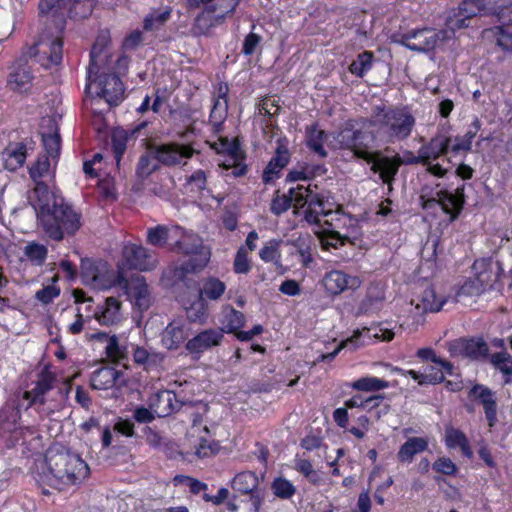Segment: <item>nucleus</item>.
I'll use <instances>...</instances> for the list:
<instances>
[{"mask_svg":"<svg viewBox=\"0 0 512 512\" xmlns=\"http://www.w3.org/2000/svg\"><path fill=\"white\" fill-rule=\"evenodd\" d=\"M45 464L47 472H38L34 478L40 485L58 490L79 485L90 474V468L81 456L61 445L52 446L47 450Z\"/></svg>","mask_w":512,"mask_h":512,"instance_id":"obj_1","label":"nucleus"},{"mask_svg":"<svg viewBox=\"0 0 512 512\" xmlns=\"http://www.w3.org/2000/svg\"><path fill=\"white\" fill-rule=\"evenodd\" d=\"M107 43V39L97 38L92 45L85 91L89 92L92 84H97L96 95L105 99L109 107H116L124 100L125 87L117 74L101 71V63L107 56L105 53Z\"/></svg>","mask_w":512,"mask_h":512,"instance_id":"obj_2","label":"nucleus"},{"mask_svg":"<svg viewBox=\"0 0 512 512\" xmlns=\"http://www.w3.org/2000/svg\"><path fill=\"white\" fill-rule=\"evenodd\" d=\"M382 144H395L409 138L416 119L406 108L378 105L371 116Z\"/></svg>","mask_w":512,"mask_h":512,"instance_id":"obj_3","label":"nucleus"},{"mask_svg":"<svg viewBox=\"0 0 512 512\" xmlns=\"http://www.w3.org/2000/svg\"><path fill=\"white\" fill-rule=\"evenodd\" d=\"M479 129L480 124L477 119L473 122V127L463 135H457L454 138L447 130L439 129L429 141L420 146L426 164L449 154L452 157L466 155L472 150V143Z\"/></svg>","mask_w":512,"mask_h":512,"instance_id":"obj_4","label":"nucleus"},{"mask_svg":"<svg viewBox=\"0 0 512 512\" xmlns=\"http://www.w3.org/2000/svg\"><path fill=\"white\" fill-rule=\"evenodd\" d=\"M38 219L46 235L54 241H62L65 236H74L81 228L82 215L66 203L63 198L54 201L50 208H44Z\"/></svg>","mask_w":512,"mask_h":512,"instance_id":"obj_5","label":"nucleus"},{"mask_svg":"<svg viewBox=\"0 0 512 512\" xmlns=\"http://www.w3.org/2000/svg\"><path fill=\"white\" fill-rule=\"evenodd\" d=\"M359 128H345L338 133L336 140L341 149L349 150L354 157L363 161H371L375 147L381 143V136L372 118H360Z\"/></svg>","mask_w":512,"mask_h":512,"instance_id":"obj_6","label":"nucleus"},{"mask_svg":"<svg viewBox=\"0 0 512 512\" xmlns=\"http://www.w3.org/2000/svg\"><path fill=\"white\" fill-rule=\"evenodd\" d=\"M170 250L177 254L190 256L189 259L174 269V276L180 280L184 279L188 274L201 271L209 261V256L203 252L202 239L195 233L187 232L182 227L181 233L170 243Z\"/></svg>","mask_w":512,"mask_h":512,"instance_id":"obj_7","label":"nucleus"},{"mask_svg":"<svg viewBox=\"0 0 512 512\" xmlns=\"http://www.w3.org/2000/svg\"><path fill=\"white\" fill-rule=\"evenodd\" d=\"M296 209H304V219L311 225H318L321 216H328L333 212V203L330 202V192L318 191L317 185L304 187L298 185Z\"/></svg>","mask_w":512,"mask_h":512,"instance_id":"obj_8","label":"nucleus"},{"mask_svg":"<svg viewBox=\"0 0 512 512\" xmlns=\"http://www.w3.org/2000/svg\"><path fill=\"white\" fill-rule=\"evenodd\" d=\"M98 0H40L39 16H50L55 21L65 22V16L71 19L88 18Z\"/></svg>","mask_w":512,"mask_h":512,"instance_id":"obj_9","label":"nucleus"},{"mask_svg":"<svg viewBox=\"0 0 512 512\" xmlns=\"http://www.w3.org/2000/svg\"><path fill=\"white\" fill-rule=\"evenodd\" d=\"M82 281L96 289L108 290L112 287H119L124 274L104 260L82 259L80 265Z\"/></svg>","mask_w":512,"mask_h":512,"instance_id":"obj_10","label":"nucleus"},{"mask_svg":"<svg viewBox=\"0 0 512 512\" xmlns=\"http://www.w3.org/2000/svg\"><path fill=\"white\" fill-rule=\"evenodd\" d=\"M56 384V374L48 366H45L37 374L36 380L31 383V389L17 392L25 403V411L30 408L39 411L46 404L47 396L54 390Z\"/></svg>","mask_w":512,"mask_h":512,"instance_id":"obj_11","label":"nucleus"},{"mask_svg":"<svg viewBox=\"0 0 512 512\" xmlns=\"http://www.w3.org/2000/svg\"><path fill=\"white\" fill-rule=\"evenodd\" d=\"M444 39L442 31L423 27L409 30L405 33H397L392 36V41L405 46L411 51L431 52Z\"/></svg>","mask_w":512,"mask_h":512,"instance_id":"obj_12","label":"nucleus"},{"mask_svg":"<svg viewBox=\"0 0 512 512\" xmlns=\"http://www.w3.org/2000/svg\"><path fill=\"white\" fill-rule=\"evenodd\" d=\"M469 403L464 405L467 412L473 411V405H480L483 408L485 419L490 429L498 422V399L497 393L484 384L475 383L467 391Z\"/></svg>","mask_w":512,"mask_h":512,"instance_id":"obj_13","label":"nucleus"},{"mask_svg":"<svg viewBox=\"0 0 512 512\" xmlns=\"http://www.w3.org/2000/svg\"><path fill=\"white\" fill-rule=\"evenodd\" d=\"M447 350L451 357H461L470 361H485L489 356V345L481 336L460 337L449 341Z\"/></svg>","mask_w":512,"mask_h":512,"instance_id":"obj_14","label":"nucleus"},{"mask_svg":"<svg viewBox=\"0 0 512 512\" xmlns=\"http://www.w3.org/2000/svg\"><path fill=\"white\" fill-rule=\"evenodd\" d=\"M223 340V330L208 328L190 338L185 344V349L193 360H199L205 352L220 346Z\"/></svg>","mask_w":512,"mask_h":512,"instance_id":"obj_15","label":"nucleus"},{"mask_svg":"<svg viewBox=\"0 0 512 512\" xmlns=\"http://www.w3.org/2000/svg\"><path fill=\"white\" fill-rule=\"evenodd\" d=\"M228 94L227 82H218L213 92V106L209 115V124L212 127V134L219 135L224 130V123L228 116Z\"/></svg>","mask_w":512,"mask_h":512,"instance_id":"obj_16","label":"nucleus"},{"mask_svg":"<svg viewBox=\"0 0 512 512\" xmlns=\"http://www.w3.org/2000/svg\"><path fill=\"white\" fill-rule=\"evenodd\" d=\"M472 270L486 291L494 289L495 284L506 277L503 264L492 258L476 259L472 265Z\"/></svg>","mask_w":512,"mask_h":512,"instance_id":"obj_17","label":"nucleus"},{"mask_svg":"<svg viewBox=\"0 0 512 512\" xmlns=\"http://www.w3.org/2000/svg\"><path fill=\"white\" fill-rule=\"evenodd\" d=\"M371 161H365L370 164V170L374 174H378L383 184L392 186L401 167L400 155L393 156L384 155L380 150H376Z\"/></svg>","mask_w":512,"mask_h":512,"instance_id":"obj_18","label":"nucleus"},{"mask_svg":"<svg viewBox=\"0 0 512 512\" xmlns=\"http://www.w3.org/2000/svg\"><path fill=\"white\" fill-rule=\"evenodd\" d=\"M135 306L144 311L150 307V293L148 285L143 276H132L129 279L125 276L119 286Z\"/></svg>","mask_w":512,"mask_h":512,"instance_id":"obj_19","label":"nucleus"},{"mask_svg":"<svg viewBox=\"0 0 512 512\" xmlns=\"http://www.w3.org/2000/svg\"><path fill=\"white\" fill-rule=\"evenodd\" d=\"M194 153L195 150L190 144H180L177 142L158 145L154 150L157 162L165 166L178 165L183 159L192 158Z\"/></svg>","mask_w":512,"mask_h":512,"instance_id":"obj_20","label":"nucleus"},{"mask_svg":"<svg viewBox=\"0 0 512 512\" xmlns=\"http://www.w3.org/2000/svg\"><path fill=\"white\" fill-rule=\"evenodd\" d=\"M464 191L465 184L458 186L454 192L442 189L436 192V198L431 199V202L438 203L443 212L449 215V220L452 222L458 218L464 207ZM428 202H430V200Z\"/></svg>","mask_w":512,"mask_h":512,"instance_id":"obj_21","label":"nucleus"},{"mask_svg":"<svg viewBox=\"0 0 512 512\" xmlns=\"http://www.w3.org/2000/svg\"><path fill=\"white\" fill-rule=\"evenodd\" d=\"M386 299V285L381 281L370 282L365 295L357 306L356 315H372L379 312Z\"/></svg>","mask_w":512,"mask_h":512,"instance_id":"obj_22","label":"nucleus"},{"mask_svg":"<svg viewBox=\"0 0 512 512\" xmlns=\"http://www.w3.org/2000/svg\"><path fill=\"white\" fill-rule=\"evenodd\" d=\"M156 259L142 245L128 244L123 248V266L130 270L149 271L155 267Z\"/></svg>","mask_w":512,"mask_h":512,"instance_id":"obj_23","label":"nucleus"},{"mask_svg":"<svg viewBox=\"0 0 512 512\" xmlns=\"http://www.w3.org/2000/svg\"><path fill=\"white\" fill-rule=\"evenodd\" d=\"M191 328L183 319H173L161 334V344L167 350H177L189 340Z\"/></svg>","mask_w":512,"mask_h":512,"instance_id":"obj_24","label":"nucleus"},{"mask_svg":"<svg viewBox=\"0 0 512 512\" xmlns=\"http://www.w3.org/2000/svg\"><path fill=\"white\" fill-rule=\"evenodd\" d=\"M485 9L484 0H463L456 11L447 19V25L452 30H459L469 26V20Z\"/></svg>","mask_w":512,"mask_h":512,"instance_id":"obj_25","label":"nucleus"},{"mask_svg":"<svg viewBox=\"0 0 512 512\" xmlns=\"http://www.w3.org/2000/svg\"><path fill=\"white\" fill-rule=\"evenodd\" d=\"M91 387L95 390L120 389L126 385L124 373L110 366L95 370L90 379Z\"/></svg>","mask_w":512,"mask_h":512,"instance_id":"obj_26","label":"nucleus"},{"mask_svg":"<svg viewBox=\"0 0 512 512\" xmlns=\"http://www.w3.org/2000/svg\"><path fill=\"white\" fill-rule=\"evenodd\" d=\"M147 126L148 121H141L129 130L123 128L113 130L111 134V150L117 166L120 165L121 159L126 152L128 140L130 138H136Z\"/></svg>","mask_w":512,"mask_h":512,"instance_id":"obj_27","label":"nucleus"},{"mask_svg":"<svg viewBox=\"0 0 512 512\" xmlns=\"http://www.w3.org/2000/svg\"><path fill=\"white\" fill-rule=\"evenodd\" d=\"M23 410L25 411V403L15 392L0 408V429L3 432L10 431L19 423Z\"/></svg>","mask_w":512,"mask_h":512,"instance_id":"obj_28","label":"nucleus"},{"mask_svg":"<svg viewBox=\"0 0 512 512\" xmlns=\"http://www.w3.org/2000/svg\"><path fill=\"white\" fill-rule=\"evenodd\" d=\"M361 280L357 276H350L340 270H332L326 273L323 279V285L327 292L333 295H339L346 289H357Z\"/></svg>","mask_w":512,"mask_h":512,"instance_id":"obj_29","label":"nucleus"},{"mask_svg":"<svg viewBox=\"0 0 512 512\" xmlns=\"http://www.w3.org/2000/svg\"><path fill=\"white\" fill-rule=\"evenodd\" d=\"M290 152L285 145L279 144L276 147L275 153L269 160L268 164L263 170L262 181L264 184H271L275 180L279 179L282 170L290 162Z\"/></svg>","mask_w":512,"mask_h":512,"instance_id":"obj_30","label":"nucleus"},{"mask_svg":"<svg viewBox=\"0 0 512 512\" xmlns=\"http://www.w3.org/2000/svg\"><path fill=\"white\" fill-rule=\"evenodd\" d=\"M258 484V477L254 472L243 471L235 475L231 482V487L241 494H250L254 507L258 509L261 504V498L257 490Z\"/></svg>","mask_w":512,"mask_h":512,"instance_id":"obj_31","label":"nucleus"},{"mask_svg":"<svg viewBox=\"0 0 512 512\" xmlns=\"http://www.w3.org/2000/svg\"><path fill=\"white\" fill-rule=\"evenodd\" d=\"M102 326H112L121 320V302L116 297H107L102 305L93 310L92 315Z\"/></svg>","mask_w":512,"mask_h":512,"instance_id":"obj_32","label":"nucleus"},{"mask_svg":"<svg viewBox=\"0 0 512 512\" xmlns=\"http://www.w3.org/2000/svg\"><path fill=\"white\" fill-rule=\"evenodd\" d=\"M238 6V0H216L212 5L205 6L197 20L200 21L205 16L211 17V25L221 24L226 17L231 16Z\"/></svg>","mask_w":512,"mask_h":512,"instance_id":"obj_33","label":"nucleus"},{"mask_svg":"<svg viewBox=\"0 0 512 512\" xmlns=\"http://www.w3.org/2000/svg\"><path fill=\"white\" fill-rule=\"evenodd\" d=\"M132 359L137 367L150 372L158 370L162 366L164 356L159 352L150 351L143 346L132 345Z\"/></svg>","mask_w":512,"mask_h":512,"instance_id":"obj_34","label":"nucleus"},{"mask_svg":"<svg viewBox=\"0 0 512 512\" xmlns=\"http://www.w3.org/2000/svg\"><path fill=\"white\" fill-rule=\"evenodd\" d=\"M327 139V133L319 128L318 122H314L305 128V145L306 147L318 155L320 158H326L328 152L324 147Z\"/></svg>","mask_w":512,"mask_h":512,"instance_id":"obj_35","label":"nucleus"},{"mask_svg":"<svg viewBox=\"0 0 512 512\" xmlns=\"http://www.w3.org/2000/svg\"><path fill=\"white\" fill-rule=\"evenodd\" d=\"M181 233V226L179 225H156L147 231V243L156 246L164 247L166 244L173 242V239Z\"/></svg>","mask_w":512,"mask_h":512,"instance_id":"obj_36","label":"nucleus"},{"mask_svg":"<svg viewBox=\"0 0 512 512\" xmlns=\"http://www.w3.org/2000/svg\"><path fill=\"white\" fill-rule=\"evenodd\" d=\"M245 320V315L241 311L236 310L230 304H226L221 309L219 319L222 327L216 329L223 330V335L225 333L232 334L244 326Z\"/></svg>","mask_w":512,"mask_h":512,"instance_id":"obj_37","label":"nucleus"},{"mask_svg":"<svg viewBox=\"0 0 512 512\" xmlns=\"http://www.w3.org/2000/svg\"><path fill=\"white\" fill-rule=\"evenodd\" d=\"M428 440L425 437H410L399 448L397 460L402 464H409L414 456L428 449Z\"/></svg>","mask_w":512,"mask_h":512,"instance_id":"obj_38","label":"nucleus"},{"mask_svg":"<svg viewBox=\"0 0 512 512\" xmlns=\"http://www.w3.org/2000/svg\"><path fill=\"white\" fill-rule=\"evenodd\" d=\"M27 157V148L23 142H10L3 151L4 166L16 171L23 166Z\"/></svg>","mask_w":512,"mask_h":512,"instance_id":"obj_39","label":"nucleus"},{"mask_svg":"<svg viewBox=\"0 0 512 512\" xmlns=\"http://www.w3.org/2000/svg\"><path fill=\"white\" fill-rule=\"evenodd\" d=\"M227 286L225 282L214 276H208L200 281L199 296L206 302L218 301L225 294Z\"/></svg>","mask_w":512,"mask_h":512,"instance_id":"obj_40","label":"nucleus"},{"mask_svg":"<svg viewBox=\"0 0 512 512\" xmlns=\"http://www.w3.org/2000/svg\"><path fill=\"white\" fill-rule=\"evenodd\" d=\"M105 356L107 360L115 365L128 367L129 351L126 345L119 343V338L116 335L108 337V342L105 347Z\"/></svg>","mask_w":512,"mask_h":512,"instance_id":"obj_41","label":"nucleus"},{"mask_svg":"<svg viewBox=\"0 0 512 512\" xmlns=\"http://www.w3.org/2000/svg\"><path fill=\"white\" fill-rule=\"evenodd\" d=\"M33 78L28 67L19 66L9 73L7 85L14 92H27L32 86Z\"/></svg>","mask_w":512,"mask_h":512,"instance_id":"obj_42","label":"nucleus"},{"mask_svg":"<svg viewBox=\"0 0 512 512\" xmlns=\"http://www.w3.org/2000/svg\"><path fill=\"white\" fill-rule=\"evenodd\" d=\"M298 186L290 188L287 194H280L279 190L275 191L270 203V211L275 216H280L290 209L291 206L296 208V198L298 197Z\"/></svg>","mask_w":512,"mask_h":512,"instance_id":"obj_43","label":"nucleus"},{"mask_svg":"<svg viewBox=\"0 0 512 512\" xmlns=\"http://www.w3.org/2000/svg\"><path fill=\"white\" fill-rule=\"evenodd\" d=\"M151 406L155 408L158 415L168 416L178 410L176 393L170 390H162L156 393Z\"/></svg>","mask_w":512,"mask_h":512,"instance_id":"obj_44","label":"nucleus"},{"mask_svg":"<svg viewBox=\"0 0 512 512\" xmlns=\"http://www.w3.org/2000/svg\"><path fill=\"white\" fill-rule=\"evenodd\" d=\"M445 444L450 449L460 448L463 456L473 457V451L466 434L458 428H449L445 433Z\"/></svg>","mask_w":512,"mask_h":512,"instance_id":"obj_45","label":"nucleus"},{"mask_svg":"<svg viewBox=\"0 0 512 512\" xmlns=\"http://www.w3.org/2000/svg\"><path fill=\"white\" fill-rule=\"evenodd\" d=\"M375 55L372 51L365 50L359 53L355 60L348 66L351 74L363 78L373 67Z\"/></svg>","mask_w":512,"mask_h":512,"instance_id":"obj_46","label":"nucleus"},{"mask_svg":"<svg viewBox=\"0 0 512 512\" xmlns=\"http://www.w3.org/2000/svg\"><path fill=\"white\" fill-rule=\"evenodd\" d=\"M172 8L166 7L163 11L153 9L143 19L144 31H156L164 26L171 18Z\"/></svg>","mask_w":512,"mask_h":512,"instance_id":"obj_47","label":"nucleus"},{"mask_svg":"<svg viewBox=\"0 0 512 512\" xmlns=\"http://www.w3.org/2000/svg\"><path fill=\"white\" fill-rule=\"evenodd\" d=\"M34 194L37 199L38 211L37 215H41L44 208H50L54 201H60V198H57L54 193H52L49 189V186L42 180H36Z\"/></svg>","mask_w":512,"mask_h":512,"instance_id":"obj_48","label":"nucleus"},{"mask_svg":"<svg viewBox=\"0 0 512 512\" xmlns=\"http://www.w3.org/2000/svg\"><path fill=\"white\" fill-rule=\"evenodd\" d=\"M187 318L190 322L203 324L209 316V306L200 296L186 309Z\"/></svg>","mask_w":512,"mask_h":512,"instance_id":"obj_49","label":"nucleus"},{"mask_svg":"<svg viewBox=\"0 0 512 512\" xmlns=\"http://www.w3.org/2000/svg\"><path fill=\"white\" fill-rule=\"evenodd\" d=\"M360 336H361V332L355 331L354 334L350 338H347L346 340L341 341L332 352L320 354L316 358V362H318V363L332 362L337 357V355L341 352V350H343L344 348H348V347H351L352 349L358 348L360 346L358 343Z\"/></svg>","mask_w":512,"mask_h":512,"instance_id":"obj_50","label":"nucleus"},{"mask_svg":"<svg viewBox=\"0 0 512 512\" xmlns=\"http://www.w3.org/2000/svg\"><path fill=\"white\" fill-rule=\"evenodd\" d=\"M9 436V442L12 446H15L17 444L20 445H27L30 437L31 439L38 438L36 435L37 430L35 427L32 426H18V424L11 428Z\"/></svg>","mask_w":512,"mask_h":512,"instance_id":"obj_51","label":"nucleus"},{"mask_svg":"<svg viewBox=\"0 0 512 512\" xmlns=\"http://www.w3.org/2000/svg\"><path fill=\"white\" fill-rule=\"evenodd\" d=\"M501 25L496 26L495 38L496 44L503 51H512V23L507 21H499Z\"/></svg>","mask_w":512,"mask_h":512,"instance_id":"obj_52","label":"nucleus"},{"mask_svg":"<svg viewBox=\"0 0 512 512\" xmlns=\"http://www.w3.org/2000/svg\"><path fill=\"white\" fill-rule=\"evenodd\" d=\"M421 302L424 312H438L446 303V299L439 297L433 287H427L423 291Z\"/></svg>","mask_w":512,"mask_h":512,"instance_id":"obj_53","label":"nucleus"},{"mask_svg":"<svg viewBox=\"0 0 512 512\" xmlns=\"http://www.w3.org/2000/svg\"><path fill=\"white\" fill-rule=\"evenodd\" d=\"M43 54L47 55L49 65H59L63 59V40L55 37L48 44L42 43Z\"/></svg>","mask_w":512,"mask_h":512,"instance_id":"obj_54","label":"nucleus"},{"mask_svg":"<svg viewBox=\"0 0 512 512\" xmlns=\"http://www.w3.org/2000/svg\"><path fill=\"white\" fill-rule=\"evenodd\" d=\"M280 239H270L259 251L260 259L265 263H279L281 259Z\"/></svg>","mask_w":512,"mask_h":512,"instance_id":"obj_55","label":"nucleus"},{"mask_svg":"<svg viewBox=\"0 0 512 512\" xmlns=\"http://www.w3.org/2000/svg\"><path fill=\"white\" fill-rule=\"evenodd\" d=\"M388 382L377 377H362L352 382L351 387L357 391H379L387 388Z\"/></svg>","mask_w":512,"mask_h":512,"instance_id":"obj_56","label":"nucleus"},{"mask_svg":"<svg viewBox=\"0 0 512 512\" xmlns=\"http://www.w3.org/2000/svg\"><path fill=\"white\" fill-rule=\"evenodd\" d=\"M220 451V444L214 439L201 437L195 445V455L200 458H209L215 456Z\"/></svg>","mask_w":512,"mask_h":512,"instance_id":"obj_57","label":"nucleus"},{"mask_svg":"<svg viewBox=\"0 0 512 512\" xmlns=\"http://www.w3.org/2000/svg\"><path fill=\"white\" fill-rule=\"evenodd\" d=\"M271 488L274 495L280 499H290L296 493V488L292 482L283 477L275 478L272 482Z\"/></svg>","mask_w":512,"mask_h":512,"instance_id":"obj_58","label":"nucleus"},{"mask_svg":"<svg viewBox=\"0 0 512 512\" xmlns=\"http://www.w3.org/2000/svg\"><path fill=\"white\" fill-rule=\"evenodd\" d=\"M42 142L46 151L45 155L53 159L59 157L61 149V137L57 128L53 133L42 134Z\"/></svg>","mask_w":512,"mask_h":512,"instance_id":"obj_59","label":"nucleus"},{"mask_svg":"<svg viewBox=\"0 0 512 512\" xmlns=\"http://www.w3.org/2000/svg\"><path fill=\"white\" fill-rule=\"evenodd\" d=\"M252 269V261L248 256L247 249L242 245L238 248L234 261L233 271L236 274H248Z\"/></svg>","mask_w":512,"mask_h":512,"instance_id":"obj_60","label":"nucleus"},{"mask_svg":"<svg viewBox=\"0 0 512 512\" xmlns=\"http://www.w3.org/2000/svg\"><path fill=\"white\" fill-rule=\"evenodd\" d=\"M47 248L39 243L32 242L25 247V255L35 265H42L47 258Z\"/></svg>","mask_w":512,"mask_h":512,"instance_id":"obj_61","label":"nucleus"},{"mask_svg":"<svg viewBox=\"0 0 512 512\" xmlns=\"http://www.w3.org/2000/svg\"><path fill=\"white\" fill-rule=\"evenodd\" d=\"M49 156L41 155L37 158L36 162L29 169L30 177L33 181L42 180L50 170Z\"/></svg>","mask_w":512,"mask_h":512,"instance_id":"obj_62","label":"nucleus"},{"mask_svg":"<svg viewBox=\"0 0 512 512\" xmlns=\"http://www.w3.org/2000/svg\"><path fill=\"white\" fill-rule=\"evenodd\" d=\"M155 157L143 154L138 161L136 173L138 177L145 179L158 169Z\"/></svg>","mask_w":512,"mask_h":512,"instance_id":"obj_63","label":"nucleus"},{"mask_svg":"<svg viewBox=\"0 0 512 512\" xmlns=\"http://www.w3.org/2000/svg\"><path fill=\"white\" fill-rule=\"evenodd\" d=\"M186 184L192 192L201 194L207 187V173L202 169L195 170L187 177Z\"/></svg>","mask_w":512,"mask_h":512,"instance_id":"obj_64","label":"nucleus"}]
</instances>
